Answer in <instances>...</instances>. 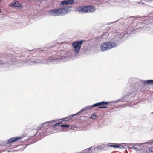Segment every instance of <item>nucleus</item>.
<instances>
[{
	"label": "nucleus",
	"instance_id": "9",
	"mask_svg": "<svg viewBox=\"0 0 153 153\" xmlns=\"http://www.w3.org/2000/svg\"><path fill=\"white\" fill-rule=\"evenodd\" d=\"M108 103L107 102H101L94 104L93 105V106L97 107L99 105H107Z\"/></svg>",
	"mask_w": 153,
	"mask_h": 153
},
{
	"label": "nucleus",
	"instance_id": "15",
	"mask_svg": "<svg viewBox=\"0 0 153 153\" xmlns=\"http://www.w3.org/2000/svg\"><path fill=\"white\" fill-rule=\"evenodd\" d=\"M107 108V107L106 106H100V107H99L98 108Z\"/></svg>",
	"mask_w": 153,
	"mask_h": 153
},
{
	"label": "nucleus",
	"instance_id": "6",
	"mask_svg": "<svg viewBox=\"0 0 153 153\" xmlns=\"http://www.w3.org/2000/svg\"><path fill=\"white\" fill-rule=\"evenodd\" d=\"M74 2V0H65L63 1H62L60 4L61 6V5H72V4Z\"/></svg>",
	"mask_w": 153,
	"mask_h": 153
},
{
	"label": "nucleus",
	"instance_id": "5",
	"mask_svg": "<svg viewBox=\"0 0 153 153\" xmlns=\"http://www.w3.org/2000/svg\"><path fill=\"white\" fill-rule=\"evenodd\" d=\"M23 137L22 136L15 137H12L8 140L5 145L6 146L9 147L12 143L18 141L22 139Z\"/></svg>",
	"mask_w": 153,
	"mask_h": 153
},
{
	"label": "nucleus",
	"instance_id": "12",
	"mask_svg": "<svg viewBox=\"0 0 153 153\" xmlns=\"http://www.w3.org/2000/svg\"><path fill=\"white\" fill-rule=\"evenodd\" d=\"M110 146L111 147H113L114 148H120V147H121L120 146L117 145H111Z\"/></svg>",
	"mask_w": 153,
	"mask_h": 153
},
{
	"label": "nucleus",
	"instance_id": "10",
	"mask_svg": "<svg viewBox=\"0 0 153 153\" xmlns=\"http://www.w3.org/2000/svg\"><path fill=\"white\" fill-rule=\"evenodd\" d=\"M50 122V121L47 122L43 123L42 125H41L40 127V128L42 130L44 129L43 128L46 126H47L49 124Z\"/></svg>",
	"mask_w": 153,
	"mask_h": 153
},
{
	"label": "nucleus",
	"instance_id": "4",
	"mask_svg": "<svg viewBox=\"0 0 153 153\" xmlns=\"http://www.w3.org/2000/svg\"><path fill=\"white\" fill-rule=\"evenodd\" d=\"M84 41L81 40L78 41H76L72 43V45L75 51L77 53L79 52L81 48V45Z\"/></svg>",
	"mask_w": 153,
	"mask_h": 153
},
{
	"label": "nucleus",
	"instance_id": "8",
	"mask_svg": "<svg viewBox=\"0 0 153 153\" xmlns=\"http://www.w3.org/2000/svg\"><path fill=\"white\" fill-rule=\"evenodd\" d=\"M57 127H61L62 128H68L69 127V126L68 124L65 125H61L60 123H58L53 126V127L55 128Z\"/></svg>",
	"mask_w": 153,
	"mask_h": 153
},
{
	"label": "nucleus",
	"instance_id": "17",
	"mask_svg": "<svg viewBox=\"0 0 153 153\" xmlns=\"http://www.w3.org/2000/svg\"><path fill=\"white\" fill-rule=\"evenodd\" d=\"M37 133V131H36L35 132V133L33 135V136H35L36 135V134Z\"/></svg>",
	"mask_w": 153,
	"mask_h": 153
},
{
	"label": "nucleus",
	"instance_id": "13",
	"mask_svg": "<svg viewBox=\"0 0 153 153\" xmlns=\"http://www.w3.org/2000/svg\"><path fill=\"white\" fill-rule=\"evenodd\" d=\"M96 115H94V114H93L91 116V118L92 119H95L96 118Z\"/></svg>",
	"mask_w": 153,
	"mask_h": 153
},
{
	"label": "nucleus",
	"instance_id": "18",
	"mask_svg": "<svg viewBox=\"0 0 153 153\" xmlns=\"http://www.w3.org/2000/svg\"><path fill=\"white\" fill-rule=\"evenodd\" d=\"M129 146H130V147H129V148H132V147H131V145H129Z\"/></svg>",
	"mask_w": 153,
	"mask_h": 153
},
{
	"label": "nucleus",
	"instance_id": "14",
	"mask_svg": "<svg viewBox=\"0 0 153 153\" xmlns=\"http://www.w3.org/2000/svg\"><path fill=\"white\" fill-rule=\"evenodd\" d=\"M149 150L150 151L153 152V148H152V147L149 148Z\"/></svg>",
	"mask_w": 153,
	"mask_h": 153
},
{
	"label": "nucleus",
	"instance_id": "16",
	"mask_svg": "<svg viewBox=\"0 0 153 153\" xmlns=\"http://www.w3.org/2000/svg\"><path fill=\"white\" fill-rule=\"evenodd\" d=\"M133 148L134 149V150H136V151H137L139 150L138 149L137 147H134Z\"/></svg>",
	"mask_w": 153,
	"mask_h": 153
},
{
	"label": "nucleus",
	"instance_id": "3",
	"mask_svg": "<svg viewBox=\"0 0 153 153\" xmlns=\"http://www.w3.org/2000/svg\"><path fill=\"white\" fill-rule=\"evenodd\" d=\"M67 10V8L66 7L60 8L52 10L51 13L54 16H57L65 13L66 12Z\"/></svg>",
	"mask_w": 153,
	"mask_h": 153
},
{
	"label": "nucleus",
	"instance_id": "2",
	"mask_svg": "<svg viewBox=\"0 0 153 153\" xmlns=\"http://www.w3.org/2000/svg\"><path fill=\"white\" fill-rule=\"evenodd\" d=\"M117 46V45L113 42H107L101 45L100 48L102 51H104Z\"/></svg>",
	"mask_w": 153,
	"mask_h": 153
},
{
	"label": "nucleus",
	"instance_id": "1",
	"mask_svg": "<svg viewBox=\"0 0 153 153\" xmlns=\"http://www.w3.org/2000/svg\"><path fill=\"white\" fill-rule=\"evenodd\" d=\"M95 10L94 7L91 5L85 6L83 7L79 6L76 8V11L79 13H92Z\"/></svg>",
	"mask_w": 153,
	"mask_h": 153
},
{
	"label": "nucleus",
	"instance_id": "11",
	"mask_svg": "<svg viewBox=\"0 0 153 153\" xmlns=\"http://www.w3.org/2000/svg\"><path fill=\"white\" fill-rule=\"evenodd\" d=\"M145 84H147L148 85H153V80H149L145 81Z\"/></svg>",
	"mask_w": 153,
	"mask_h": 153
},
{
	"label": "nucleus",
	"instance_id": "7",
	"mask_svg": "<svg viewBox=\"0 0 153 153\" xmlns=\"http://www.w3.org/2000/svg\"><path fill=\"white\" fill-rule=\"evenodd\" d=\"M10 6L12 7H21V4L18 1H15L14 2H12Z\"/></svg>",
	"mask_w": 153,
	"mask_h": 153
},
{
	"label": "nucleus",
	"instance_id": "19",
	"mask_svg": "<svg viewBox=\"0 0 153 153\" xmlns=\"http://www.w3.org/2000/svg\"><path fill=\"white\" fill-rule=\"evenodd\" d=\"M152 141H153V140H152Z\"/></svg>",
	"mask_w": 153,
	"mask_h": 153
}]
</instances>
